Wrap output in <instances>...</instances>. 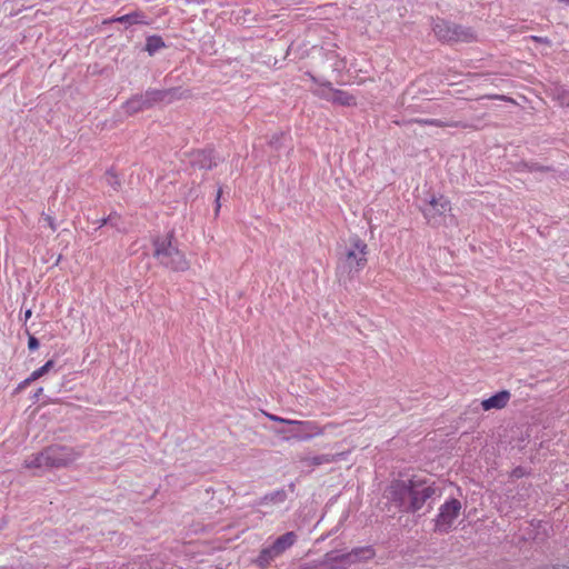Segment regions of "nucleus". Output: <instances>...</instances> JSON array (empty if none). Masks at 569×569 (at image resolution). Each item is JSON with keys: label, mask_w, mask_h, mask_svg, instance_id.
Returning a JSON list of instances; mask_svg holds the SVG:
<instances>
[{"label": "nucleus", "mask_w": 569, "mask_h": 569, "mask_svg": "<svg viewBox=\"0 0 569 569\" xmlns=\"http://www.w3.org/2000/svg\"><path fill=\"white\" fill-rule=\"evenodd\" d=\"M80 457V452L73 448L63 446H50L26 459L24 467L28 469L62 468L67 467Z\"/></svg>", "instance_id": "nucleus-3"}, {"label": "nucleus", "mask_w": 569, "mask_h": 569, "mask_svg": "<svg viewBox=\"0 0 569 569\" xmlns=\"http://www.w3.org/2000/svg\"><path fill=\"white\" fill-rule=\"evenodd\" d=\"M153 257L164 268L173 272H184L190 263L186 254L174 243L173 232L157 237L153 242Z\"/></svg>", "instance_id": "nucleus-2"}, {"label": "nucleus", "mask_w": 569, "mask_h": 569, "mask_svg": "<svg viewBox=\"0 0 569 569\" xmlns=\"http://www.w3.org/2000/svg\"><path fill=\"white\" fill-rule=\"evenodd\" d=\"M343 456H345V452H340V453H336V455L325 453V455L315 456L312 458H308V459H306V462L310 467H316V466H320V465L336 462L339 459H341Z\"/></svg>", "instance_id": "nucleus-12"}, {"label": "nucleus", "mask_w": 569, "mask_h": 569, "mask_svg": "<svg viewBox=\"0 0 569 569\" xmlns=\"http://www.w3.org/2000/svg\"><path fill=\"white\" fill-rule=\"evenodd\" d=\"M264 415L269 420L274 421V422L286 423V425H290V422H292V419H286V418H282V417H279V416H276L272 413H268V412H264Z\"/></svg>", "instance_id": "nucleus-18"}, {"label": "nucleus", "mask_w": 569, "mask_h": 569, "mask_svg": "<svg viewBox=\"0 0 569 569\" xmlns=\"http://www.w3.org/2000/svg\"><path fill=\"white\" fill-rule=\"evenodd\" d=\"M462 503L451 498L439 507V512L435 519L433 530L438 533H448L453 528L455 521L461 515Z\"/></svg>", "instance_id": "nucleus-6"}, {"label": "nucleus", "mask_w": 569, "mask_h": 569, "mask_svg": "<svg viewBox=\"0 0 569 569\" xmlns=\"http://www.w3.org/2000/svg\"><path fill=\"white\" fill-rule=\"evenodd\" d=\"M451 209L450 200L443 194H440L438 197H432L429 200V208L423 211V216L428 223L435 226L439 222V218L443 217L447 212H450Z\"/></svg>", "instance_id": "nucleus-10"}, {"label": "nucleus", "mask_w": 569, "mask_h": 569, "mask_svg": "<svg viewBox=\"0 0 569 569\" xmlns=\"http://www.w3.org/2000/svg\"><path fill=\"white\" fill-rule=\"evenodd\" d=\"M290 425L297 428L291 438L298 441H306L311 438L321 437L325 435L327 429L337 428L339 426L337 422H328L325 426H320L313 420H292Z\"/></svg>", "instance_id": "nucleus-7"}, {"label": "nucleus", "mask_w": 569, "mask_h": 569, "mask_svg": "<svg viewBox=\"0 0 569 569\" xmlns=\"http://www.w3.org/2000/svg\"><path fill=\"white\" fill-rule=\"evenodd\" d=\"M433 32L437 39L443 43H470L476 41L477 36L469 27L440 20L435 23Z\"/></svg>", "instance_id": "nucleus-5"}, {"label": "nucleus", "mask_w": 569, "mask_h": 569, "mask_svg": "<svg viewBox=\"0 0 569 569\" xmlns=\"http://www.w3.org/2000/svg\"><path fill=\"white\" fill-rule=\"evenodd\" d=\"M560 2L569 3V0H559Z\"/></svg>", "instance_id": "nucleus-27"}, {"label": "nucleus", "mask_w": 569, "mask_h": 569, "mask_svg": "<svg viewBox=\"0 0 569 569\" xmlns=\"http://www.w3.org/2000/svg\"><path fill=\"white\" fill-rule=\"evenodd\" d=\"M510 399L511 392L509 390H501L493 396L483 399L480 405L483 411L501 410L509 405Z\"/></svg>", "instance_id": "nucleus-11"}, {"label": "nucleus", "mask_w": 569, "mask_h": 569, "mask_svg": "<svg viewBox=\"0 0 569 569\" xmlns=\"http://www.w3.org/2000/svg\"><path fill=\"white\" fill-rule=\"evenodd\" d=\"M305 569H311V568H309V567H307V566H306V567H305Z\"/></svg>", "instance_id": "nucleus-28"}, {"label": "nucleus", "mask_w": 569, "mask_h": 569, "mask_svg": "<svg viewBox=\"0 0 569 569\" xmlns=\"http://www.w3.org/2000/svg\"><path fill=\"white\" fill-rule=\"evenodd\" d=\"M367 243L359 236H351L339 258L338 269L348 277H351L367 266Z\"/></svg>", "instance_id": "nucleus-4"}, {"label": "nucleus", "mask_w": 569, "mask_h": 569, "mask_svg": "<svg viewBox=\"0 0 569 569\" xmlns=\"http://www.w3.org/2000/svg\"><path fill=\"white\" fill-rule=\"evenodd\" d=\"M296 540H297V536L292 531L280 536L279 538L276 539V541L272 543V546L264 548L260 551L259 557L257 559L258 563L261 567L269 565L271 560L279 557L287 549H289L291 546H293Z\"/></svg>", "instance_id": "nucleus-8"}, {"label": "nucleus", "mask_w": 569, "mask_h": 569, "mask_svg": "<svg viewBox=\"0 0 569 569\" xmlns=\"http://www.w3.org/2000/svg\"><path fill=\"white\" fill-rule=\"evenodd\" d=\"M164 94L166 92L163 91H148L144 96L133 97L123 104L124 112L132 116L144 109H149L154 103L161 101Z\"/></svg>", "instance_id": "nucleus-9"}, {"label": "nucleus", "mask_w": 569, "mask_h": 569, "mask_svg": "<svg viewBox=\"0 0 569 569\" xmlns=\"http://www.w3.org/2000/svg\"><path fill=\"white\" fill-rule=\"evenodd\" d=\"M48 220H49V226L51 227L52 230H54L56 226L53 223V220L50 217L48 218Z\"/></svg>", "instance_id": "nucleus-25"}, {"label": "nucleus", "mask_w": 569, "mask_h": 569, "mask_svg": "<svg viewBox=\"0 0 569 569\" xmlns=\"http://www.w3.org/2000/svg\"><path fill=\"white\" fill-rule=\"evenodd\" d=\"M220 196H221V189L218 190V194H217V208H216V211L218 212L219 209H220V202H219V199H220Z\"/></svg>", "instance_id": "nucleus-22"}, {"label": "nucleus", "mask_w": 569, "mask_h": 569, "mask_svg": "<svg viewBox=\"0 0 569 569\" xmlns=\"http://www.w3.org/2000/svg\"><path fill=\"white\" fill-rule=\"evenodd\" d=\"M560 103L569 107V91H565L559 96Z\"/></svg>", "instance_id": "nucleus-20"}, {"label": "nucleus", "mask_w": 569, "mask_h": 569, "mask_svg": "<svg viewBox=\"0 0 569 569\" xmlns=\"http://www.w3.org/2000/svg\"><path fill=\"white\" fill-rule=\"evenodd\" d=\"M142 18H143V16L140 12H133V13L121 16V17L114 19V21L128 22V23H142L143 22Z\"/></svg>", "instance_id": "nucleus-17"}, {"label": "nucleus", "mask_w": 569, "mask_h": 569, "mask_svg": "<svg viewBox=\"0 0 569 569\" xmlns=\"http://www.w3.org/2000/svg\"><path fill=\"white\" fill-rule=\"evenodd\" d=\"M533 39H535L536 41H539V42H545V43H547V42H548V39H547V38L533 37Z\"/></svg>", "instance_id": "nucleus-23"}, {"label": "nucleus", "mask_w": 569, "mask_h": 569, "mask_svg": "<svg viewBox=\"0 0 569 569\" xmlns=\"http://www.w3.org/2000/svg\"><path fill=\"white\" fill-rule=\"evenodd\" d=\"M438 488L435 482L427 479L412 477L408 481H396L390 488V495L398 506L406 510L416 512L420 510L426 501L437 495Z\"/></svg>", "instance_id": "nucleus-1"}, {"label": "nucleus", "mask_w": 569, "mask_h": 569, "mask_svg": "<svg viewBox=\"0 0 569 569\" xmlns=\"http://www.w3.org/2000/svg\"><path fill=\"white\" fill-rule=\"evenodd\" d=\"M411 123H417L420 126H432L438 128H445V127H461L467 128V124H462L460 122H445L440 119H412L410 120Z\"/></svg>", "instance_id": "nucleus-13"}, {"label": "nucleus", "mask_w": 569, "mask_h": 569, "mask_svg": "<svg viewBox=\"0 0 569 569\" xmlns=\"http://www.w3.org/2000/svg\"><path fill=\"white\" fill-rule=\"evenodd\" d=\"M32 315V311L30 309H28L26 312H24V320L27 321Z\"/></svg>", "instance_id": "nucleus-24"}, {"label": "nucleus", "mask_w": 569, "mask_h": 569, "mask_svg": "<svg viewBox=\"0 0 569 569\" xmlns=\"http://www.w3.org/2000/svg\"><path fill=\"white\" fill-rule=\"evenodd\" d=\"M34 380L31 379V377L29 376L28 378H26L23 381H21L18 386V390H22L24 388H27L28 386H30Z\"/></svg>", "instance_id": "nucleus-21"}, {"label": "nucleus", "mask_w": 569, "mask_h": 569, "mask_svg": "<svg viewBox=\"0 0 569 569\" xmlns=\"http://www.w3.org/2000/svg\"><path fill=\"white\" fill-rule=\"evenodd\" d=\"M53 366H54V361L48 360L42 367H40L31 372V375H30L31 379H33L34 381L40 379L42 376L48 373L53 368Z\"/></svg>", "instance_id": "nucleus-16"}, {"label": "nucleus", "mask_w": 569, "mask_h": 569, "mask_svg": "<svg viewBox=\"0 0 569 569\" xmlns=\"http://www.w3.org/2000/svg\"><path fill=\"white\" fill-rule=\"evenodd\" d=\"M28 348L29 350H37L39 348V341L38 339L32 336V335H29V339H28Z\"/></svg>", "instance_id": "nucleus-19"}, {"label": "nucleus", "mask_w": 569, "mask_h": 569, "mask_svg": "<svg viewBox=\"0 0 569 569\" xmlns=\"http://www.w3.org/2000/svg\"><path fill=\"white\" fill-rule=\"evenodd\" d=\"M166 44L160 36H150L147 38L146 50L149 54H153L158 50L164 48Z\"/></svg>", "instance_id": "nucleus-15"}, {"label": "nucleus", "mask_w": 569, "mask_h": 569, "mask_svg": "<svg viewBox=\"0 0 569 569\" xmlns=\"http://www.w3.org/2000/svg\"><path fill=\"white\" fill-rule=\"evenodd\" d=\"M43 392V388H39L36 392V397H39Z\"/></svg>", "instance_id": "nucleus-26"}, {"label": "nucleus", "mask_w": 569, "mask_h": 569, "mask_svg": "<svg viewBox=\"0 0 569 569\" xmlns=\"http://www.w3.org/2000/svg\"><path fill=\"white\" fill-rule=\"evenodd\" d=\"M331 101L333 103L346 106V107H352L357 104L356 98L350 94L347 91L343 90H336L332 93Z\"/></svg>", "instance_id": "nucleus-14"}]
</instances>
